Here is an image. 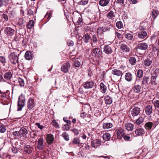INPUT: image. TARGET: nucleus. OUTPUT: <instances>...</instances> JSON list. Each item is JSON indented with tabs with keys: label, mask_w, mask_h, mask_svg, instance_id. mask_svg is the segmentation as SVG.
<instances>
[{
	"label": "nucleus",
	"mask_w": 159,
	"mask_h": 159,
	"mask_svg": "<svg viewBox=\"0 0 159 159\" xmlns=\"http://www.w3.org/2000/svg\"><path fill=\"white\" fill-rule=\"evenodd\" d=\"M6 129L4 125H0V132L2 133H4L6 131Z\"/></svg>",
	"instance_id": "4d7b16f0"
},
{
	"label": "nucleus",
	"mask_w": 159,
	"mask_h": 159,
	"mask_svg": "<svg viewBox=\"0 0 159 159\" xmlns=\"http://www.w3.org/2000/svg\"><path fill=\"white\" fill-rule=\"evenodd\" d=\"M8 98V94H7V93L0 92V99L1 100L6 101Z\"/></svg>",
	"instance_id": "393cba45"
},
{
	"label": "nucleus",
	"mask_w": 159,
	"mask_h": 159,
	"mask_svg": "<svg viewBox=\"0 0 159 159\" xmlns=\"http://www.w3.org/2000/svg\"><path fill=\"white\" fill-rule=\"evenodd\" d=\"M83 108L84 109H90V107L89 104H86L83 105Z\"/></svg>",
	"instance_id": "774afa93"
},
{
	"label": "nucleus",
	"mask_w": 159,
	"mask_h": 159,
	"mask_svg": "<svg viewBox=\"0 0 159 159\" xmlns=\"http://www.w3.org/2000/svg\"><path fill=\"white\" fill-rule=\"evenodd\" d=\"M34 22L33 20H30L28 22V24L27 25V28L30 29L32 28L34 26Z\"/></svg>",
	"instance_id": "79ce46f5"
},
{
	"label": "nucleus",
	"mask_w": 159,
	"mask_h": 159,
	"mask_svg": "<svg viewBox=\"0 0 159 159\" xmlns=\"http://www.w3.org/2000/svg\"><path fill=\"white\" fill-rule=\"evenodd\" d=\"M158 14V11L157 10H154L152 12V17L155 19Z\"/></svg>",
	"instance_id": "49530a36"
},
{
	"label": "nucleus",
	"mask_w": 159,
	"mask_h": 159,
	"mask_svg": "<svg viewBox=\"0 0 159 159\" xmlns=\"http://www.w3.org/2000/svg\"><path fill=\"white\" fill-rule=\"evenodd\" d=\"M135 133L138 136H142L144 133V131L143 129L139 128L135 131Z\"/></svg>",
	"instance_id": "a878e982"
},
{
	"label": "nucleus",
	"mask_w": 159,
	"mask_h": 159,
	"mask_svg": "<svg viewBox=\"0 0 159 159\" xmlns=\"http://www.w3.org/2000/svg\"><path fill=\"white\" fill-rule=\"evenodd\" d=\"M13 135L16 137H19L20 135V132L19 131H14L12 133Z\"/></svg>",
	"instance_id": "e2e57ef3"
},
{
	"label": "nucleus",
	"mask_w": 159,
	"mask_h": 159,
	"mask_svg": "<svg viewBox=\"0 0 159 159\" xmlns=\"http://www.w3.org/2000/svg\"><path fill=\"white\" fill-rule=\"evenodd\" d=\"M133 35L130 33H127L125 34V38L129 40H132L133 38Z\"/></svg>",
	"instance_id": "de8ad7c7"
},
{
	"label": "nucleus",
	"mask_w": 159,
	"mask_h": 159,
	"mask_svg": "<svg viewBox=\"0 0 159 159\" xmlns=\"http://www.w3.org/2000/svg\"><path fill=\"white\" fill-rule=\"evenodd\" d=\"M87 115V114L86 113L84 112L83 110H82V111H81L80 113V117L84 119L85 118Z\"/></svg>",
	"instance_id": "bf43d9fd"
},
{
	"label": "nucleus",
	"mask_w": 159,
	"mask_h": 159,
	"mask_svg": "<svg viewBox=\"0 0 159 159\" xmlns=\"http://www.w3.org/2000/svg\"><path fill=\"white\" fill-rule=\"evenodd\" d=\"M44 146L43 139L42 138H39L38 139L37 144L38 149L40 150H42L44 148Z\"/></svg>",
	"instance_id": "1a4fd4ad"
},
{
	"label": "nucleus",
	"mask_w": 159,
	"mask_h": 159,
	"mask_svg": "<svg viewBox=\"0 0 159 159\" xmlns=\"http://www.w3.org/2000/svg\"><path fill=\"white\" fill-rule=\"evenodd\" d=\"M54 138L52 134H47L46 136V140L47 143L49 145L51 144L53 141Z\"/></svg>",
	"instance_id": "9d476101"
},
{
	"label": "nucleus",
	"mask_w": 159,
	"mask_h": 159,
	"mask_svg": "<svg viewBox=\"0 0 159 159\" xmlns=\"http://www.w3.org/2000/svg\"><path fill=\"white\" fill-rule=\"evenodd\" d=\"M0 62L5 66V64L7 62V60L5 57L3 56H0Z\"/></svg>",
	"instance_id": "37998d69"
},
{
	"label": "nucleus",
	"mask_w": 159,
	"mask_h": 159,
	"mask_svg": "<svg viewBox=\"0 0 159 159\" xmlns=\"http://www.w3.org/2000/svg\"><path fill=\"white\" fill-rule=\"evenodd\" d=\"M148 47V44L145 43H139L138 45V48L141 50H145L147 49Z\"/></svg>",
	"instance_id": "f3484780"
},
{
	"label": "nucleus",
	"mask_w": 159,
	"mask_h": 159,
	"mask_svg": "<svg viewBox=\"0 0 159 159\" xmlns=\"http://www.w3.org/2000/svg\"><path fill=\"white\" fill-rule=\"evenodd\" d=\"M33 53L30 51H27L25 54V58L27 60H30L33 58Z\"/></svg>",
	"instance_id": "2eb2a0df"
},
{
	"label": "nucleus",
	"mask_w": 159,
	"mask_h": 159,
	"mask_svg": "<svg viewBox=\"0 0 159 159\" xmlns=\"http://www.w3.org/2000/svg\"><path fill=\"white\" fill-rule=\"evenodd\" d=\"M18 82L19 83L21 87H23L25 83L24 80L21 78H19L18 79Z\"/></svg>",
	"instance_id": "3c124183"
},
{
	"label": "nucleus",
	"mask_w": 159,
	"mask_h": 159,
	"mask_svg": "<svg viewBox=\"0 0 159 159\" xmlns=\"http://www.w3.org/2000/svg\"><path fill=\"white\" fill-rule=\"evenodd\" d=\"M129 61L131 65H134L136 62V60L135 57H132L130 58Z\"/></svg>",
	"instance_id": "ea45409f"
},
{
	"label": "nucleus",
	"mask_w": 159,
	"mask_h": 159,
	"mask_svg": "<svg viewBox=\"0 0 159 159\" xmlns=\"http://www.w3.org/2000/svg\"><path fill=\"white\" fill-rule=\"evenodd\" d=\"M35 125L37 126L39 128L41 129H43L44 127L43 125H40V123H35Z\"/></svg>",
	"instance_id": "69168bd1"
},
{
	"label": "nucleus",
	"mask_w": 159,
	"mask_h": 159,
	"mask_svg": "<svg viewBox=\"0 0 159 159\" xmlns=\"http://www.w3.org/2000/svg\"><path fill=\"white\" fill-rule=\"evenodd\" d=\"M89 1V0H81L78 2V4L80 5H84L86 4Z\"/></svg>",
	"instance_id": "5fc2aeb1"
},
{
	"label": "nucleus",
	"mask_w": 159,
	"mask_h": 159,
	"mask_svg": "<svg viewBox=\"0 0 159 159\" xmlns=\"http://www.w3.org/2000/svg\"><path fill=\"white\" fill-rule=\"evenodd\" d=\"M110 1V0H100L99 4L101 6L105 7L108 4Z\"/></svg>",
	"instance_id": "cd10ccee"
},
{
	"label": "nucleus",
	"mask_w": 159,
	"mask_h": 159,
	"mask_svg": "<svg viewBox=\"0 0 159 159\" xmlns=\"http://www.w3.org/2000/svg\"><path fill=\"white\" fill-rule=\"evenodd\" d=\"M92 40L93 42L94 43H97L98 41V39L97 36L95 35H93Z\"/></svg>",
	"instance_id": "13d9d810"
},
{
	"label": "nucleus",
	"mask_w": 159,
	"mask_h": 159,
	"mask_svg": "<svg viewBox=\"0 0 159 159\" xmlns=\"http://www.w3.org/2000/svg\"><path fill=\"white\" fill-rule=\"evenodd\" d=\"M90 39V36L88 34H86L83 37L84 42L86 43L89 42V40Z\"/></svg>",
	"instance_id": "a19ab883"
},
{
	"label": "nucleus",
	"mask_w": 159,
	"mask_h": 159,
	"mask_svg": "<svg viewBox=\"0 0 159 159\" xmlns=\"http://www.w3.org/2000/svg\"><path fill=\"white\" fill-rule=\"evenodd\" d=\"M5 33L8 36L13 35L15 32V30L10 27H7L4 30Z\"/></svg>",
	"instance_id": "6e6552de"
},
{
	"label": "nucleus",
	"mask_w": 159,
	"mask_h": 159,
	"mask_svg": "<svg viewBox=\"0 0 159 159\" xmlns=\"http://www.w3.org/2000/svg\"><path fill=\"white\" fill-rule=\"evenodd\" d=\"M112 27V25H107L102 27H99L97 30V32H100L101 33L103 32L109 31Z\"/></svg>",
	"instance_id": "423d86ee"
},
{
	"label": "nucleus",
	"mask_w": 159,
	"mask_h": 159,
	"mask_svg": "<svg viewBox=\"0 0 159 159\" xmlns=\"http://www.w3.org/2000/svg\"><path fill=\"white\" fill-rule=\"evenodd\" d=\"M94 83L93 81H87L84 84V87L86 89L92 88L93 86Z\"/></svg>",
	"instance_id": "dca6fc26"
},
{
	"label": "nucleus",
	"mask_w": 159,
	"mask_h": 159,
	"mask_svg": "<svg viewBox=\"0 0 159 159\" xmlns=\"http://www.w3.org/2000/svg\"><path fill=\"white\" fill-rule=\"evenodd\" d=\"M24 151L25 153L30 154L34 151V148L32 147L27 145L24 147Z\"/></svg>",
	"instance_id": "9b49d317"
},
{
	"label": "nucleus",
	"mask_w": 159,
	"mask_h": 159,
	"mask_svg": "<svg viewBox=\"0 0 159 159\" xmlns=\"http://www.w3.org/2000/svg\"><path fill=\"white\" fill-rule=\"evenodd\" d=\"M112 124L111 123H104L103 124V128L104 129H107L111 128Z\"/></svg>",
	"instance_id": "473e14b6"
},
{
	"label": "nucleus",
	"mask_w": 159,
	"mask_h": 159,
	"mask_svg": "<svg viewBox=\"0 0 159 159\" xmlns=\"http://www.w3.org/2000/svg\"><path fill=\"white\" fill-rule=\"evenodd\" d=\"M34 106V100L31 98H30L27 102V107L29 109H32Z\"/></svg>",
	"instance_id": "f8f14e48"
},
{
	"label": "nucleus",
	"mask_w": 159,
	"mask_h": 159,
	"mask_svg": "<svg viewBox=\"0 0 159 159\" xmlns=\"http://www.w3.org/2000/svg\"><path fill=\"white\" fill-rule=\"evenodd\" d=\"M149 80V77L144 76L142 80L141 84L143 85H146L148 84V82Z\"/></svg>",
	"instance_id": "7c9ffc66"
},
{
	"label": "nucleus",
	"mask_w": 159,
	"mask_h": 159,
	"mask_svg": "<svg viewBox=\"0 0 159 159\" xmlns=\"http://www.w3.org/2000/svg\"><path fill=\"white\" fill-rule=\"evenodd\" d=\"M103 52L107 54H111L112 52L111 48L109 45H106L103 47Z\"/></svg>",
	"instance_id": "ddd939ff"
},
{
	"label": "nucleus",
	"mask_w": 159,
	"mask_h": 159,
	"mask_svg": "<svg viewBox=\"0 0 159 159\" xmlns=\"http://www.w3.org/2000/svg\"><path fill=\"white\" fill-rule=\"evenodd\" d=\"M71 131H72L75 134L77 135L79 133V131H80V130H78L76 129H71Z\"/></svg>",
	"instance_id": "052dcab7"
},
{
	"label": "nucleus",
	"mask_w": 159,
	"mask_h": 159,
	"mask_svg": "<svg viewBox=\"0 0 159 159\" xmlns=\"http://www.w3.org/2000/svg\"><path fill=\"white\" fill-rule=\"evenodd\" d=\"M125 134L124 130L123 129H119L117 133V136L118 139H120Z\"/></svg>",
	"instance_id": "412c9836"
},
{
	"label": "nucleus",
	"mask_w": 159,
	"mask_h": 159,
	"mask_svg": "<svg viewBox=\"0 0 159 159\" xmlns=\"http://www.w3.org/2000/svg\"><path fill=\"white\" fill-rule=\"evenodd\" d=\"M144 120V117H140L136 120L134 123L138 125H139L143 122Z\"/></svg>",
	"instance_id": "e433bc0d"
},
{
	"label": "nucleus",
	"mask_w": 159,
	"mask_h": 159,
	"mask_svg": "<svg viewBox=\"0 0 159 159\" xmlns=\"http://www.w3.org/2000/svg\"><path fill=\"white\" fill-rule=\"evenodd\" d=\"M147 35V33L145 30H141L138 34V36L139 38L143 39Z\"/></svg>",
	"instance_id": "4be33fe9"
},
{
	"label": "nucleus",
	"mask_w": 159,
	"mask_h": 159,
	"mask_svg": "<svg viewBox=\"0 0 159 159\" xmlns=\"http://www.w3.org/2000/svg\"><path fill=\"white\" fill-rule=\"evenodd\" d=\"M72 143L74 144H79L80 143V140L78 138L76 137L72 141Z\"/></svg>",
	"instance_id": "8fccbe9b"
},
{
	"label": "nucleus",
	"mask_w": 159,
	"mask_h": 159,
	"mask_svg": "<svg viewBox=\"0 0 159 159\" xmlns=\"http://www.w3.org/2000/svg\"><path fill=\"white\" fill-rule=\"evenodd\" d=\"M20 135H22L23 137H27V134H28V131L27 129L24 127H22L20 128L19 131Z\"/></svg>",
	"instance_id": "aec40b11"
},
{
	"label": "nucleus",
	"mask_w": 159,
	"mask_h": 159,
	"mask_svg": "<svg viewBox=\"0 0 159 159\" xmlns=\"http://www.w3.org/2000/svg\"><path fill=\"white\" fill-rule=\"evenodd\" d=\"M62 136L66 141H68L69 140V135L67 133L65 132H64L62 133Z\"/></svg>",
	"instance_id": "58836bf2"
},
{
	"label": "nucleus",
	"mask_w": 159,
	"mask_h": 159,
	"mask_svg": "<svg viewBox=\"0 0 159 159\" xmlns=\"http://www.w3.org/2000/svg\"><path fill=\"white\" fill-rule=\"evenodd\" d=\"M116 26L117 28L119 29H120L123 27V25L121 21L117 22L116 23Z\"/></svg>",
	"instance_id": "a18cd8bd"
},
{
	"label": "nucleus",
	"mask_w": 159,
	"mask_h": 159,
	"mask_svg": "<svg viewBox=\"0 0 159 159\" xmlns=\"http://www.w3.org/2000/svg\"><path fill=\"white\" fill-rule=\"evenodd\" d=\"M111 73L112 75L120 77V79L123 75L122 72L120 70L118 69H114L112 70Z\"/></svg>",
	"instance_id": "4468645a"
},
{
	"label": "nucleus",
	"mask_w": 159,
	"mask_h": 159,
	"mask_svg": "<svg viewBox=\"0 0 159 159\" xmlns=\"http://www.w3.org/2000/svg\"><path fill=\"white\" fill-rule=\"evenodd\" d=\"M120 49L123 52H129L130 49L126 44L123 43L120 45Z\"/></svg>",
	"instance_id": "6ab92c4d"
},
{
	"label": "nucleus",
	"mask_w": 159,
	"mask_h": 159,
	"mask_svg": "<svg viewBox=\"0 0 159 159\" xmlns=\"http://www.w3.org/2000/svg\"><path fill=\"white\" fill-rule=\"evenodd\" d=\"M134 125L131 123H127L125 124L126 129L128 131H132L133 129Z\"/></svg>",
	"instance_id": "bb28decb"
},
{
	"label": "nucleus",
	"mask_w": 159,
	"mask_h": 159,
	"mask_svg": "<svg viewBox=\"0 0 159 159\" xmlns=\"http://www.w3.org/2000/svg\"><path fill=\"white\" fill-rule=\"evenodd\" d=\"M154 104L156 107H159V101L157 100L154 101Z\"/></svg>",
	"instance_id": "0e129e2a"
},
{
	"label": "nucleus",
	"mask_w": 159,
	"mask_h": 159,
	"mask_svg": "<svg viewBox=\"0 0 159 159\" xmlns=\"http://www.w3.org/2000/svg\"><path fill=\"white\" fill-rule=\"evenodd\" d=\"M153 124L152 122H149L146 123L144 127L146 129L148 130H150L151 129Z\"/></svg>",
	"instance_id": "4c0bfd02"
},
{
	"label": "nucleus",
	"mask_w": 159,
	"mask_h": 159,
	"mask_svg": "<svg viewBox=\"0 0 159 159\" xmlns=\"http://www.w3.org/2000/svg\"><path fill=\"white\" fill-rule=\"evenodd\" d=\"M73 14L74 15L73 16L74 20H75V19L78 18V20H77L76 22L77 25H81V24L82 23V20L81 18V17L80 14L78 12V11H75L73 13Z\"/></svg>",
	"instance_id": "20e7f679"
},
{
	"label": "nucleus",
	"mask_w": 159,
	"mask_h": 159,
	"mask_svg": "<svg viewBox=\"0 0 159 159\" xmlns=\"http://www.w3.org/2000/svg\"><path fill=\"white\" fill-rule=\"evenodd\" d=\"M107 90L106 86L104 84L101 82L100 84V91L103 93H106Z\"/></svg>",
	"instance_id": "5701e85b"
},
{
	"label": "nucleus",
	"mask_w": 159,
	"mask_h": 159,
	"mask_svg": "<svg viewBox=\"0 0 159 159\" xmlns=\"http://www.w3.org/2000/svg\"><path fill=\"white\" fill-rule=\"evenodd\" d=\"M70 67L69 63L67 62L64 63L61 68V70L64 73H67L69 71Z\"/></svg>",
	"instance_id": "0eeeda50"
},
{
	"label": "nucleus",
	"mask_w": 159,
	"mask_h": 159,
	"mask_svg": "<svg viewBox=\"0 0 159 159\" xmlns=\"http://www.w3.org/2000/svg\"><path fill=\"white\" fill-rule=\"evenodd\" d=\"M8 14L10 17L12 18L15 16L16 13L14 11L12 10L9 11Z\"/></svg>",
	"instance_id": "09e8293b"
},
{
	"label": "nucleus",
	"mask_w": 159,
	"mask_h": 159,
	"mask_svg": "<svg viewBox=\"0 0 159 159\" xmlns=\"http://www.w3.org/2000/svg\"><path fill=\"white\" fill-rule=\"evenodd\" d=\"M107 17L109 20L112 21L115 17L114 12L111 11L107 14Z\"/></svg>",
	"instance_id": "b1692460"
},
{
	"label": "nucleus",
	"mask_w": 159,
	"mask_h": 159,
	"mask_svg": "<svg viewBox=\"0 0 159 159\" xmlns=\"http://www.w3.org/2000/svg\"><path fill=\"white\" fill-rule=\"evenodd\" d=\"M125 78L127 81H131L132 79V74L129 72L126 73L125 75Z\"/></svg>",
	"instance_id": "c756f323"
},
{
	"label": "nucleus",
	"mask_w": 159,
	"mask_h": 159,
	"mask_svg": "<svg viewBox=\"0 0 159 159\" xmlns=\"http://www.w3.org/2000/svg\"><path fill=\"white\" fill-rule=\"evenodd\" d=\"M159 73V69H156L151 74L150 83L153 85H156L157 84V78L158 76Z\"/></svg>",
	"instance_id": "f03ea898"
},
{
	"label": "nucleus",
	"mask_w": 159,
	"mask_h": 159,
	"mask_svg": "<svg viewBox=\"0 0 159 159\" xmlns=\"http://www.w3.org/2000/svg\"><path fill=\"white\" fill-rule=\"evenodd\" d=\"M93 56L96 58H98L102 56V52L99 48H94L93 51Z\"/></svg>",
	"instance_id": "39448f33"
},
{
	"label": "nucleus",
	"mask_w": 159,
	"mask_h": 159,
	"mask_svg": "<svg viewBox=\"0 0 159 159\" xmlns=\"http://www.w3.org/2000/svg\"><path fill=\"white\" fill-rule=\"evenodd\" d=\"M105 102L107 104H110L112 102V99L108 95L106 96L104 98Z\"/></svg>",
	"instance_id": "f704fd0d"
},
{
	"label": "nucleus",
	"mask_w": 159,
	"mask_h": 159,
	"mask_svg": "<svg viewBox=\"0 0 159 159\" xmlns=\"http://www.w3.org/2000/svg\"><path fill=\"white\" fill-rule=\"evenodd\" d=\"M12 75L11 72L10 71H8L5 73L4 75V78L5 79L9 80L12 77Z\"/></svg>",
	"instance_id": "c9c22d12"
},
{
	"label": "nucleus",
	"mask_w": 159,
	"mask_h": 159,
	"mask_svg": "<svg viewBox=\"0 0 159 159\" xmlns=\"http://www.w3.org/2000/svg\"><path fill=\"white\" fill-rule=\"evenodd\" d=\"M37 134L35 133H32L30 134L31 137L33 139H35L37 137Z\"/></svg>",
	"instance_id": "338daca9"
},
{
	"label": "nucleus",
	"mask_w": 159,
	"mask_h": 159,
	"mask_svg": "<svg viewBox=\"0 0 159 159\" xmlns=\"http://www.w3.org/2000/svg\"><path fill=\"white\" fill-rule=\"evenodd\" d=\"M52 125L56 128L57 129H58L59 128V125L58 123L56 122V120H52Z\"/></svg>",
	"instance_id": "603ef678"
},
{
	"label": "nucleus",
	"mask_w": 159,
	"mask_h": 159,
	"mask_svg": "<svg viewBox=\"0 0 159 159\" xmlns=\"http://www.w3.org/2000/svg\"><path fill=\"white\" fill-rule=\"evenodd\" d=\"M136 76L139 78H142L143 76V71L141 69H139L137 70L136 73Z\"/></svg>",
	"instance_id": "72a5a7b5"
},
{
	"label": "nucleus",
	"mask_w": 159,
	"mask_h": 159,
	"mask_svg": "<svg viewBox=\"0 0 159 159\" xmlns=\"http://www.w3.org/2000/svg\"><path fill=\"white\" fill-rule=\"evenodd\" d=\"M27 15H29L31 16V15H33L34 14H33L34 13H33V11L31 9H27Z\"/></svg>",
	"instance_id": "680f3d73"
},
{
	"label": "nucleus",
	"mask_w": 159,
	"mask_h": 159,
	"mask_svg": "<svg viewBox=\"0 0 159 159\" xmlns=\"http://www.w3.org/2000/svg\"><path fill=\"white\" fill-rule=\"evenodd\" d=\"M74 65L75 67H78L80 66V63L78 60H75L74 62Z\"/></svg>",
	"instance_id": "6e6d98bb"
},
{
	"label": "nucleus",
	"mask_w": 159,
	"mask_h": 159,
	"mask_svg": "<svg viewBox=\"0 0 159 159\" xmlns=\"http://www.w3.org/2000/svg\"><path fill=\"white\" fill-rule=\"evenodd\" d=\"M141 86L139 85H135L133 88V91L135 93H139L141 91Z\"/></svg>",
	"instance_id": "2f4dec72"
},
{
	"label": "nucleus",
	"mask_w": 159,
	"mask_h": 159,
	"mask_svg": "<svg viewBox=\"0 0 159 159\" xmlns=\"http://www.w3.org/2000/svg\"><path fill=\"white\" fill-rule=\"evenodd\" d=\"M139 110H133L131 113L133 116H135L139 114Z\"/></svg>",
	"instance_id": "864d4df0"
},
{
	"label": "nucleus",
	"mask_w": 159,
	"mask_h": 159,
	"mask_svg": "<svg viewBox=\"0 0 159 159\" xmlns=\"http://www.w3.org/2000/svg\"><path fill=\"white\" fill-rule=\"evenodd\" d=\"M101 142L99 140L95 139L93 140L91 142V146L93 148H96L99 145Z\"/></svg>",
	"instance_id": "a211bd4d"
},
{
	"label": "nucleus",
	"mask_w": 159,
	"mask_h": 159,
	"mask_svg": "<svg viewBox=\"0 0 159 159\" xmlns=\"http://www.w3.org/2000/svg\"><path fill=\"white\" fill-rule=\"evenodd\" d=\"M19 55L15 52H11L8 56L10 61L13 64L16 65L18 62Z\"/></svg>",
	"instance_id": "f257e3e1"
},
{
	"label": "nucleus",
	"mask_w": 159,
	"mask_h": 159,
	"mask_svg": "<svg viewBox=\"0 0 159 159\" xmlns=\"http://www.w3.org/2000/svg\"><path fill=\"white\" fill-rule=\"evenodd\" d=\"M25 96L21 94L19 97L18 102V109H22L25 105Z\"/></svg>",
	"instance_id": "7ed1b4c3"
},
{
	"label": "nucleus",
	"mask_w": 159,
	"mask_h": 159,
	"mask_svg": "<svg viewBox=\"0 0 159 159\" xmlns=\"http://www.w3.org/2000/svg\"><path fill=\"white\" fill-rule=\"evenodd\" d=\"M152 61L151 60L147 59L143 62V64L146 66H149L152 63Z\"/></svg>",
	"instance_id": "c03bdc74"
},
{
	"label": "nucleus",
	"mask_w": 159,
	"mask_h": 159,
	"mask_svg": "<svg viewBox=\"0 0 159 159\" xmlns=\"http://www.w3.org/2000/svg\"><path fill=\"white\" fill-rule=\"evenodd\" d=\"M111 138L110 134L108 133H105L102 135V138L105 141H109Z\"/></svg>",
	"instance_id": "c85d7f7f"
}]
</instances>
